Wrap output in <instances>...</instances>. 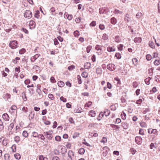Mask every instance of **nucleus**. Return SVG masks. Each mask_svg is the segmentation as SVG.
Listing matches in <instances>:
<instances>
[{"instance_id": "f257e3e1", "label": "nucleus", "mask_w": 160, "mask_h": 160, "mask_svg": "<svg viewBox=\"0 0 160 160\" xmlns=\"http://www.w3.org/2000/svg\"><path fill=\"white\" fill-rule=\"evenodd\" d=\"M18 42L17 41H12L9 43V46L11 48L14 49L18 47Z\"/></svg>"}, {"instance_id": "f03ea898", "label": "nucleus", "mask_w": 160, "mask_h": 160, "mask_svg": "<svg viewBox=\"0 0 160 160\" xmlns=\"http://www.w3.org/2000/svg\"><path fill=\"white\" fill-rule=\"evenodd\" d=\"M107 68L108 70L112 71L115 70L116 69L115 65L112 63L108 64L107 65Z\"/></svg>"}, {"instance_id": "7ed1b4c3", "label": "nucleus", "mask_w": 160, "mask_h": 160, "mask_svg": "<svg viewBox=\"0 0 160 160\" xmlns=\"http://www.w3.org/2000/svg\"><path fill=\"white\" fill-rule=\"evenodd\" d=\"M102 46L97 45L95 47V49L97 51V53H98V54H101L102 52Z\"/></svg>"}, {"instance_id": "20e7f679", "label": "nucleus", "mask_w": 160, "mask_h": 160, "mask_svg": "<svg viewBox=\"0 0 160 160\" xmlns=\"http://www.w3.org/2000/svg\"><path fill=\"white\" fill-rule=\"evenodd\" d=\"M24 15L25 18H29L32 17V13L29 10H26L24 13Z\"/></svg>"}, {"instance_id": "39448f33", "label": "nucleus", "mask_w": 160, "mask_h": 160, "mask_svg": "<svg viewBox=\"0 0 160 160\" xmlns=\"http://www.w3.org/2000/svg\"><path fill=\"white\" fill-rule=\"evenodd\" d=\"M136 142L138 145H140L142 142V139L141 137H136L135 138Z\"/></svg>"}, {"instance_id": "423d86ee", "label": "nucleus", "mask_w": 160, "mask_h": 160, "mask_svg": "<svg viewBox=\"0 0 160 160\" xmlns=\"http://www.w3.org/2000/svg\"><path fill=\"white\" fill-rule=\"evenodd\" d=\"M102 149L104 151L103 152L102 154L104 156H106L108 153L109 148L108 147L105 146Z\"/></svg>"}, {"instance_id": "0eeeda50", "label": "nucleus", "mask_w": 160, "mask_h": 160, "mask_svg": "<svg viewBox=\"0 0 160 160\" xmlns=\"http://www.w3.org/2000/svg\"><path fill=\"white\" fill-rule=\"evenodd\" d=\"M67 152V149L66 148L63 146L62 147L61 149V153L62 154L63 159H65L64 158V157H65V155Z\"/></svg>"}, {"instance_id": "6e6552de", "label": "nucleus", "mask_w": 160, "mask_h": 160, "mask_svg": "<svg viewBox=\"0 0 160 160\" xmlns=\"http://www.w3.org/2000/svg\"><path fill=\"white\" fill-rule=\"evenodd\" d=\"M148 132L150 134L153 133L156 135H158L157 131L156 129H152L151 128H149L148 129Z\"/></svg>"}, {"instance_id": "1a4fd4ad", "label": "nucleus", "mask_w": 160, "mask_h": 160, "mask_svg": "<svg viewBox=\"0 0 160 160\" xmlns=\"http://www.w3.org/2000/svg\"><path fill=\"white\" fill-rule=\"evenodd\" d=\"M29 26L30 29L34 28L35 27V22L33 21H31L29 22Z\"/></svg>"}, {"instance_id": "9d476101", "label": "nucleus", "mask_w": 160, "mask_h": 160, "mask_svg": "<svg viewBox=\"0 0 160 160\" xmlns=\"http://www.w3.org/2000/svg\"><path fill=\"white\" fill-rule=\"evenodd\" d=\"M2 118L6 121H8L9 119V117L7 113H4L2 115Z\"/></svg>"}, {"instance_id": "9b49d317", "label": "nucleus", "mask_w": 160, "mask_h": 160, "mask_svg": "<svg viewBox=\"0 0 160 160\" xmlns=\"http://www.w3.org/2000/svg\"><path fill=\"white\" fill-rule=\"evenodd\" d=\"M3 97L6 101L8 100V99L10 98L11 95L7 93L3 95Z\"/></svg>"}, {"instance_id": "f8f14e48", "label": "nucleus", "mask_w": 160, "mask_h": 160, "mask_svg": "<svg viewBox=\"0 0 160 160\" xmlns=\"http://www.w3.org/2000/svg\"><path fill=\"white\" fill-rule=\"evenodd\" d=\"M134 41L135 43H139L141 42L142 39L140 37H136L134 39Z\"/></svg>"}, {"instance_id": "ddd939ff", "label": "nucleus", "mask_w": 160, "mask_h": 160, "mask_svg": "<svg viewBox=\"0 0 160 160\" xmlns=\"http://www.w3.org/2000/svg\"><path fill=\"white\" fill-rule=\"evenodd\" d=\"M117 22V20L114 17H112L111 19V22L113 24H115Z\"/></svg>"}, {"instance_id": "4468645a", "label": "nucleus", "mask_w": 160, "mask_h": 160, "mask_svg": "<svg viewBox=\"0 0 160 160\" xmlns=\"http://www.w3.org/2000/svg\"><path fill=\"white\" fill-rule=\"evenodd\" d=\"M89 115L92 117H94L95 116L96 113L93 110H91L89 112Z\"/></svg>"}, {"instance_id": "2eb2a0df", "label": "nucleus", "mask_w": 160, "mask_h": 160, "mask_svg": "<svg viewBox=\"0 0 160 160\" xmlns=\"http://www.w3.org/2000/svg\"><path fill=\"white\" fill-rule=\"evenodd\" d=\"M91 64L89 62H86L84 64V68L85 69H89L90 68Z\"/></svg>"}, {"instance_id": "dca6fc26", "label": "nucleus", "mask_w": 160, "mask_h": 160, "mask_svg": "<svg viewBox=\"0 0 160 160\" xmlns=\"http://www.w3.org/2000/svg\"><path fill=\"white\" fill-rule=\"evenodd\" d=\"M110 113V112L109 110L108 109H105L103 113L105 114V116L107 117L109 115Z\"/></svg>"}, {"instance_id": "f3484780", "label": "nucleus", "mask_w": 160, "mask_h": 160, "mask_svg": "<svg viewBox=\"0 0 160 160\" xmlns=\"http://www.w3.org/2000/svg\"><path fill=\"white\" fill-rule=\"evenodd\" d=\"M68 154L69 158H72V156H74V153L72 150L68 151Z\"/></svg>"}, {"instance_id": "a211bd4d", "label": "nucleus", "mask_w": 160, "mask_h": 160, "mask_svg": "<svg viewBox=\"0 0 160 160\" xmlns=\"http://www.w3.org/2000/svg\"><path fill=\"white\" fill-rule=\"evenodd\" d=\"M58 84L59 87H62L64 86V83L63 82L61 81H60L58 82Z\"/></svg>"}, {"instance_id": "6ab92c4d", "label": "nucleus", "mask_w": 160, "mask_h": 160, "mask_svg": "<svg viewBox=\"0 0 160 160\" xmlns=\"http://www.w3.org/2000/svg\"><path fill=\"white\" fill-rule=\"evenodd\" d=\"M121 116V117L122 119L125 120L126 119V115L123 111H122V112Z\"/></svg>"}, {"instance_id": "aec40b11", "label": "nucleus", "mask_w": 160, "mask_h": 160, "mask_svg": "<svg viewBox=\"0 0 160 160\" xmlns=\"http://www.w3.org/2000/svg\"><path fill=\"white\" fill-rule=\"evenodd\" d=\"M114 40L117 42H120L121 39L120 37L118 36H116L114 38Z\"/></svg>"}, {"instance_id": "412c9836", "label": "nucleus", "mask_w": 160, "mask_h": 160, "mask_svg": "<svg viewBox=\"0 0 160 160\" xmlns=\"http://www.w3.org/2000/svg\"><path fill=\"white\" fill-rule=\"evenodd\" d=\"M35 115V112L34 111H32L30 112V114L29 115V117L31 118L32 119L34 118Z\"/></svg>"}, {"instance_id": "4be33fe9", "label": "nucleus", "mask_w": 160, "mask_h": 160, "mask_svg": "<svg viewBox=\"0 0 160 160\" xmlns=\"http://www.w3.org/2000/svg\"><path fill=\"white\" fill-rule=\"evenodd\" d=\"M0 131L2 130L4 128V126L3 124V122H2V120L0 119Z\"/></svg>"}, {"instance_id": "5701e85b", "label": "nucleus", "mask_w": 160, "mask_h": 160, "mask_svg": "<svg viewBox=\"0 0 160 160\" xmlns=\"http://www.w3.org/2000/svg\"><path fill=\"white\" fill-rule=\"evenodd\" d=\"M133 64L135 66H136L138 64V59L136 58H133L132 60Z\"/></svg>"}, {"instance_id": "b1692460", "label": "nucleus", "mask_w": 160, "mask_h": 160, "mask_svg": "<svg viewBox=\"0 0 160 160\" xmlns=\"http://www.w3.org/2000/svg\"><path fill=\"white\" fill-rule=\"evenodd\" d=\"M104 114L102 112H101L99 115L98 117L97 118V119L98 121H100L101 118L103 117Z\"/></svg>"}, {"instance_id": "393cba45", "label": "nucleus", "mask_w": 160, "mask_h": 160, "mask_svg": "<svg viewBox=\"0 0 160 160\" xmlns=\"http://www.w3.org/2000/svg\"><path fill=\"white\" fill-rule=\"evenodd\" d=\"M102 70L101 68H97L96 69V72L98 74H101L102 73Z\"/></svg>"}, {"instance_id": "a878e982", "label": "nucleus", "mask_w": 160, "mask_h": 160, "mask_svg": "<svg viewBox=\"0 0 160 160\" xmlns=\"http://www.w3.org/2000/svg\"><path fill=\"white\" fill-rule=\"evenodd\" d=\"M10 156L9 154L6 153L4 154V158L5 160H9Z\"/></svg>"}, {"instance_id": "bb28decb", "label": "nucleus", "mask_w": 160, "mask_h": 160, "mask_svg": "<svg viewBox=\"0 0 160 160\" xmlns=\"http://www.w3.org/2000/svg\"><path fill=\"white\" fill-rule=\"evenodd\" d=\"M85 151V149L83 148H81L78 151V153L81 154H83Z\"/></svg>"}, {"instance_id": "cd10ccee", "label": "nucleus", "mask_w": 160, "mask_h": 160, "mask_svg": "<svg viewBox=\"0 0 160 160\" xmlns=\"http://www.w3.org/2000/svg\"><path fill=\"white\" fill-rule=\"evenodd\" d=\"M149 46L152 48L155 47L154 44L153 42L152 41H150L149 42Z\"/></svg>"}, {"instance_id": "c85d7f7f", "label": "nucleus", "mask_w": 160, "mask_h": 160, "mask_svg": "<svg viewBox=\"0 0 160 160\" xmlns=\"http://www.w3.org/2000/svg\"><path fill=\"white\" fill-rule=\"evenodd\" d=\"M107 50L108 52H114L115 51V49L112 48V47H109L107 48Z\"/></svg>"}, {"instance_id": "c756f323", "label": "nucleus", "mask_w": 160, "mask_h": 160, "mask_svg": "<svg viewBox=\"0 0 160 160\" xmlns=\"http://www.w3.org/2000/svg\"><path fill=\"white\" fill-rule=\"evenodd\" d=\"M114 13L115 14H121L122 13V12L120 11L119 10L115 9L114 12Z\"/></svg>"}, {"instance_id": "7c9ffc66", "label": "nucleus", "mask_w": 160, "mask_h": 160, "mask_svg": "<svg viewBox=\"0 0 160 160\" xmlns=\"http://www.w3.org/2000/svg\"><path fill=\"white\" fill-rule=\"evenodd\" d=\"M39 11L38 10H37L34 14V16L35 18H39L40 15H39Z\"/></svg>"}, {"instance_id": "2f4dec72", "label": "nucleus", "mask_w": 160, "mask_h": 160, "mask_svg": "<svg viewBox=\"0 0 160 160\" xmlns=\"http://www.w3.org/2000/svg\"><path fill=\"white\" fill-rule=\"evenodd\" d=\"M14 140L15 141L16 143H18L20 141V138L18 136H16L14 138Z\"/></svg>"}, {"instance_id": "473e14b6", "label": "nucleus", "mask_w": 160, "mask_h": 160, "mask_svg": "<svg viewBox=\"0 0 160 160\" xmlns=\"http://www.w3.org/2000/svg\"><path fill=\"white\" fill-rule=\"evenodd\" d=\"M8 141L7 139H4L2 142V144L4 146H6L7 144Z\"/></svg>"}, {"instance_id": "72a5a7b5", "label": "nucleus", "mask_w": 160, "mask_h": 160, "mask_svg": "<svg viewBox=\"0 0 160 160\" xmlns=\"http://www.w3.org/2000/svg\"><path fill=\"white\" fill-rule=\"evenodd\" d=\"M50 11L52 12V14L53 15H55L56 13L55 12V9L54 8L52 7L50 9Z\"/></svg>"}, {"instance_id": "f704fd0d", "label": "nucleus", "mask_w": 160, "mask_h": 160, "mask_svg": "<svg viewBox=\"0 0 160 160\" xmlns=\"http://www.w3.org/2000/svg\"><path fill=\"white\" fill-rule=\"evenodd\" d=\"M14 157L16 159L19 160L21 158V156L19 153H16L14 154Z\"/></svg>"}, {"instance_id": "c9c22d12", "label": "nucleus", "mask_w": 160, "mask_h": 160, "mask_svg": "<svg viewBox=\"0 0 160 160\" xmlns=\"http://www.w3.org/2000/svg\"><path fill=\"white\" fill-rule=\"evenodd\" d=\"M102 38L104 40H107L108 38V36L106 34H104L102 37Z\"/></svg>"}, {"instance_id": "e433bc0d", "label": "nucleus", "mask_w": 160, "mask_h": 160, "mask_svg": "<svg viewBox=\"0 0 160 160\" xmlns=\"http://www.w3.org/2000/svg\"><path fill=\"white\" fill-rule=\"evenodd\" d=\"M77 78L78 84H81L82 83V82L81 76L79 75H78Z\"/></svg>"}, {"instance_id": "4c0bfd02", "label": "nucleus", "mask_w": 160, "mask_h": 160, "mask_svg": "<svg viewBox=\"0 0 160 160\" xmlns=\"http://www.w3.org/2000/svg\"><path fill=\"white\" fill-rule=\"evenodd\" d=\"M81 75L83 78H87L88 76V73L86 72H83L82 73Z\"/></svg>"}, {"instance_id": "58836bf2", "label": "nucleus", "mask_w": 160, "mask_h": 160, "mask_svg": "<svg viewBox=\"0 0 160 160\" xmlns=\"http://www.w3.org/2000/svg\"><path fill=\"white\" fill-rule=\"evenodd\" d=\"M74 36L76 37H78L79 35V32L78 30H76L74 32Z\"/></svg>"}, {"instance_id": "ea45409f", "label": "nucleus", "mask_w": 160, "mask_h": 160, "mask_svg": "<svg viewBox=\"0 0 160 160\" xmlns=\"http://www.w3.org/2000/svg\"><path fill=\"white\" fill-rule=\"evenodd\" d=\"M151 79V78L150 77L146 78L145 80V82L146 83L147 85H149L150 84L149 81Z\"/></svg>"}, {"instance_id": "a19ab883", "label": "nucleus", "mask_w": 160, "mask_h": 160, "mask_svg": "<svg viewBox=\"0 0 160 160\" xmlns=\"http://www.w3.org/2000/svg\"><path fill=\"white\" fill-rule=\"evenodd\" d=\"M98 125V124L97 123H92L90 124L89 126L92 127L96 128L97 127Z\"/></svg>"}, {"instance_id": "79ce46f5", "label": "nucleus", "mask_w": 160, "mask_h": 160, "mask_svg": "<svg viewBox=\"0 0 160 160\" xmlns=\"http://www.w3.org/2000/svg\"><path fill=\"white\" fill-rule=\"evenodd\" d=\"M155 81L157 82H159L160 81V76L156 75L155 76Z\"/></svg>"}, {"instance_id": "37998d69", "label": "nucleus", "mask_w": 160, "mask_h": 160, "mask_svg": "<svg viewBox=\"0 0 160 160\" xmlns=\"http://www.w3.org/2000/svg\"><path fill=\"white\" fill-rule=\"evenodd\" d=\"M142 16V14L140 12H138L136 15V17L138 18H139Z\"/></svg>"}, {"instance_id": "c03bdc74", "label": "nucleus", "mask_w": 160, "mask_h": 160, "mask_svg": "<svg viewBox=\"0 0 160 160\" xmlns=\"http://www.w3.org/2000/svg\"><path fill=\"white\" fill-rule=\"evenodd\" d=\"M26 52V50L24 48H22L19 51V53L20 54H24Z\"/></svg>"}, {"instance_id": "a18cd8bd", "label": "nucleus", "mask_w": 160, "mask_h": 160, "mask_svg": "<svg viewBox=\"0 0 160 160\" xmlns=\"http://www.w3.org/2000/svg\"><path fill=\"white\" fill-rule=\"evenodd\" d=\"M80 134L78 132H75L73 135L72 136V137L73 138H76L77 137L79 136Z\"/></svg>"}, {"instance_id": "49530a36", "label": "nucleus", "mask_w": 160, "mask_h": 160, "mask_svg": "<svg viewBox=\"0 0 160 160\" xmlns=\"http://www.w3.org/2000/svg\"><path fill=\"white\" fill-rule=\"evenodd\" d=\"M122 126L123 127L124 129H125L127 128L128 126L127 123L125 122H122Z\"/></svg>"}, {"instance_id": "de8ad7c7", "label": "nucleus", "mask_w": 160, "mask_h": 160, "mask_svg": "<svg viewBox=\"0 0 160 160\" xmlns=\"http://www.w3.org/2000/svg\"><path fill=\"white\" fill-rule=\"evenodd\" d=\"M22 94V98L24 101H26L27 100L25 92H23Z\"/></svg>"}, {"instance_id": "09e8293b", "label": "nucleus", "mask_w": 160, "mask_h": 160, "mask_svg": "<svg viewBox=\"0 0 160 160\" xmlns=\"http://www.w3.org/2000/svg\"><path fill=\"white\" fill-rule=\"evenodd\" d=\"M20 59V58L19 57H17L15 58V59L12 60V62L15 64H16L17 63V61L19 60Z\"/></svg>"}, {"instance_id": "8fccbe9b", "label": "nucleus", "mask_w": 160, "mask_h": 160, "mask_svg": "<svg viewBox=\"0 0 160 160\" xmlns=\"http://www.w3.org/2000/svg\"><path fill=\"white\" fill-rule=\"evenodd\" d=\"M38 138H40L41 140H44L45 139V137L42 134H40L38 135Z\"/></svg>"}, {"instance_id": "3c124183", "label": "nucleus", "mask_w": 160, "mask_h": 160, "mask_svg": "<svg viewBox=\"0 0 160 160\" xmlns=\"http://www.w3.org/2000/svg\"><path fill=\"white\" fill-rule=\"evenodd\" d=\"M140 125L141 127L142 128H146L147 124L146 123L143 122H141L140 123Z\"/></svg>"}, {"instance_id": "603ef678", "label": "nucleus", "mask_w": 160, "mask_h": 160, "mask_svg": "<svg viewBox=\"0 0 160 160\" xmlns=\"http://www.w3.org/2000/svg\"><path fill=\"white\" fill-rule=\"evenodd\" d=\"M154 63L155 65H158L160 63V60H156L154 61Z\"/></svg>"}, {"instance_id": "864d4df0", "label": "nucleus", "mask_w": 160, "mask_h": 160, "mask_svg": "<svg viewBox=\"0 0 160 160\" xmlns=\"http://www.w3.org/2000/svg\"><path fill=\"white\" fill-rule=\"evenodd\" d=\"M92 103V102L91 101H89L88 103H86L85 105V107H87L88 108L91 106Z\"/></svg>"}, {"instance_id": "5fc2aeb1", "label": "nucleus", "mask_w": 160, "mask_h": 160, "mask_svg": "<svg viewBox=\"0 0 160 160\" xmlns=\"http://www.w3.org/2000/svg\"><path fill=\"white\" fill-rule=\"evenodd\" d=\"M146 58L147 60L149 61L152 59V56L150 54H147L146 55Z\"/></svg>"}, {"instance_id": "6e6d98bb", "label": "nucleus", "mask_w": 160, "mask_h": 160, "mask_svg": "<svg viewBox=\"0 0 160 160\" xmlns=\"http://www.w3.org/2000/svg\"><path fill=\"white\" fill-rule=\"evenodd\" d=\"M32 137H35V138L38 137V133L37 132H32Z\"/></svg>"}, {"instance_id": "4d7b16f0", "label": "nucleus", "mask_w": 160, "mask_h": 160, "mask_svg": "<svg viewBox=\"0 0 160 160\" xmlns=\"http://www.w3.org/2000/svg\"><path fill=\"white\" fill-rule=\"evenodd\" d=\"M40 56V54H37L35 55L33 57V59H34V61H33V62H34L35 60L37 59Z\"/></svg>"}, {"instance_id": "13d9d810", "label": "nucleus", "mask_w": 160, "mask_h": 160, "mask_svg": "<svg viewBox=\"0 0 160 160\" xmlns=\"http://www.w3.org/2000/svg\"><path fill=\"white\" fill-rule=\"evenodd\" d=\"M115 56L117 57V59H120L121 58V54L119 53H116Z\"/></svg>"}, {"instance_id": "bf43d9fd", "label": "nucleus", "mask_w": 160, "mask_h": 160, "mask_svg": "<svg viewBox=\"0 0 160 160\" xmlns=\"http://www.w3.org/2000/svg\"><path fill=\"white\" fill-rule=\"evenodd\" d=\"M22 134L23 136L25 138H26L28 135L27 131H24L23 132Z\"/></svg>"}, {"instance_id": "052dcab7", "label": "nucleus", "mask_w": 160, "mask_h": 160, "mask_svg": "<svg viewBox=\"0 0 160 160\" xmlns=\"http://www.w3.org/2000/svg\"><path fill=\"white\" fill-rule=\"evenodd\" d=\"M48 97L52 100H53L54 98V97L53 95L52 94L50 93L48 95Z\"/></svg>"}, {"instance_id": "680f3d73", "label": "nucleus", "mask_w": 160, "mask_h": 160, "mask_svg": "<svg viewBox=\"0 0 160 160\" xmlns=\"http://www.w3.org/2000/svg\"><path fill=\"white\" fill-rule=\"evenodd\" d=\"M92 49V46H89L87 47L86 48L87 52L88 53L90 52L91 50Z\"/></svg>"}, {"instance_id": "e2e57ef3", "label": "nucleus", "mask_w": 160, "mask_h": 160, "mask_svg": "<svg viewBox=\"0 0 160 160\" xmlns=\"http://www.w3.org/2000/svg\"><path fill=\"white\" fill-rule=\"evenodd\" d=\"M33 68L38 71L40 70V68L37 65H35L33 66Z\"/></svg>"}, {"instance_id": "0e129e2a", "label": "nucleus", "mask_w": 160, "mask_h": 160, "mask_svg": "<svg viewBox=\"0 0 160 160\" xmlns=\"http://www.w3.org/2000/svg\"><path fill=\"white\" fill-rule=\"evenodd\" d=\"M60 99L61 101H62L63 102H67V99L66 98L63 97V96H62L60 98Z\"/></svg>"}, {"instance_id": "69168bd1", "label": "nucleus", "mask_w": 160, "mask_h": 160, "mask_svg": "<svg viewBox=\"0 0 160 160\" xmlns=\"http://www.w3.org/2000/svg\"><path fill=\"white\" fill-rule=\"evenodd\" d=\"M55 139L57 141H60L61 139V137L59 136H57L55 137Z\"/></svg>"}, {"instance_id": "338daca9", "label": "nucleus", "mask_w": 160, "mask_h": 160, "mask_svg": "<svg viewBox=\"0 0 160 160\" xmlns=\"http://www.w3.org/2000/svg\"><path fill=\"white\" fill-rule=\"evenodd\" d=\"M14 126V125L13 123H11L10 124V125L8 127V129H10V130H12V129L13 128Z\"/></svg>"}, {"instance_id": "774afa93", "label": "nucleus", "mask_w": 160, "mask_h": 160, "mask_svg": "<svg viewBox=\"0 0 160 160\" xmlns=\"http://www.w3.org/2000/svg\"><path fill=\"white\" fill-rule=\"evenodd\" d=\"M105 26L103 24H100L99 25V28L101 30H103L105 29Z\"/></svg>"}]
</instances>
